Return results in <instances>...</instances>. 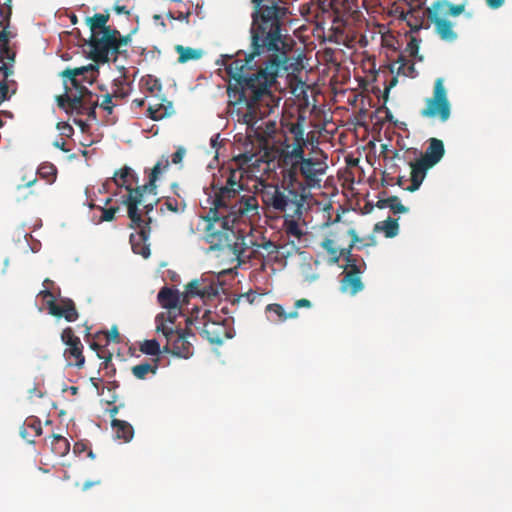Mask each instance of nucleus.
Masks as SVG:
<instances>
[{"mask_svg":"<svg viewBox=\"0 0 512 512\" xmlns=\"http://www.w3.org/2000/svg\"><path fill=\"white\" fill-rule=\"evenodd\" d=\"M379 209L390 208L394 214L406 213L408 208L404 206L397 196H390L386 199H379L376 203Z\"/></svg>","mask_w":512,"mask_h":512,"instance_id":"2f4dec72","label":"nucleus"},{"mask_svg":"<svg viewBox=\"0 0 512 512\" xmlns=\"http://www.w3.org/2000/svg\"><path fill=\"white\" fill-rule=\"evenodd\" d=\"M306 145H286L279 155L280 174H286L288 178L295 179V165L307 159L305 156Z\"/></svg>","mask_w":512,"mask_h":512,"instance_id":"ddd939ff","label":"nucleus"},{"mask_svg":"<svg viewBox=\"0 0 512 512\" xmlns=\"http://www.w3.org/2000/svg\"><path fill=\"white\" fill-rule=\"evenodd\" d=\"M221 177L225 179L213 200V217L205 218L204 239L210 244L211 250H226L228 253L236 255L238 258L244 250L240 247L243 239L239 243L234 230L230 227L244 216H254L258 214V200L254 195H244L239 197L243 190V174L239 169L230 167L221 168Z\"/></svg>","mask_w":512,"mask_h":512,"instance_id":"f03ea898","label":"nucleus"},{"mask_svg":"<svg viewBox=\"0 0 512 512\" xmlns=\"http://www.w3.org/2000/svg\"><path fill=\"white\" fill-rule=\"evenodd\" d=\"M159 102L150 104L147 108V116L153 121H160L174 114L173 103L164 95L156 97Z\"/></svg>","mask_w":512,"mask_h":512,"instance_id":"412c9836","label":"nucleus"},{"mask_svg":"<svg viewBox=\"0 0 512 512\" xmlns=\"http://www.w3.org/2000/svg\"><path fill=\"white\" fill-rule=\"evenodd\" d=\"M100 211L102 212V215L99 219V222H110L115 219L116 213L119 211V207H99Z\"/></svg>","mask_w":512,"mask_h":512,"instance_id":"a18cd8bd","label":"nucleus"},{"mask_svg":"<svg viewBox=\"0 0 512 512\" xmlns=\"http://www.w3.org/2000/svg\"><path fill=\"white\" fill-rule=\"evenodd\" d=\"M175 51L178 53V62L179 63H186L188 61L198 60L203 55V52L200 49L184 47L182 45H176Z\"/></svg>","mask_w":512,"mask_h":512,"instance_id":"473e14b6","label":"nucleus"},{"mask_svg":"<svg viewBox=\"0 0 512 512\" xmlns=\"http://www.w3.org/2000/svg\"><path fill=\"white\" fill-rule=\"evenodd\" d=\"M295 166V178L298 180L295 185L308 196L309 189L320 187L327 164L318 158L309 157Z\"/></svg>","mask_w":512,"mask_h":512,"instance_id":"1a4fd4ad","label":"nucleus"},{"mask_svg":"<svg viewBox=\"0 0 512 512\" xmlns=\"http://www.w3.org/2000/svg\"><path fill=\"white\" fill-rule=\"evenodd\" d=\"M395 11L398 13L399 19L406 21V23L408 24V20H409L408 11H404L403 9H399V8H396Z\"/></svg>","mask_w":512,"mask_h":512,"instance_id":"338daca9","label":"nucleus"},{"mask_svg":"<svg viewBox=\"0 0 512 512\" xmlns=\"http://www.w3.org/2000/svg\"><path fill=\"white\" fill-rule=\"evenodd\" d=\"M139 350L146 355L155 356L156 358H159L161 354L160 344L156 339L144 340L140 344Z\"/></svg>","mask_w":512,"mask_h":512,"instance_id":"4c0bfd02","label":"nucleus"},{"mask_svg":"<svg viewBox=\"0 0 512 512\" xmlns=\"http://www.w3.org/2000/svg\"><path fill=\"white\" fill-rule=\"evenodd\" d=\"M46 304L49 314L57 318L63 317L67 322H75L79 317L75 303L70 298H60L58 303L56 300H48Z\"/></svg>","mask_w":512,"mask_h":512,"instance_id":"a211bd4d","label":"nucleus"},{"mask_svg":"<svg viewBox=\"0 0 512 512\" xmlns=\"http://www.w3.org/2000/svg\"><path fill=\"white\" fill-rule=\"evenodd\" d=\"M151 218L149 217L147 221H145L140 215V221L132 222L130 227L138 228L139 230L136 233H132L130 235V244L132 247V251L135 254H139L144 258H148L150 256V246L147 244V240L150 236L151 232Z\"/></svg>","mask_w":512,"mask_h":512,"instance_id":"4468645a","label":"nucleus"},{"mask_svg":"<svg viewBox=\"0 0 512 512\" xmlns=\"http://www.w3.org/2000/svg\"><path fill=\"white\" fill-rule=\"evenodd\" d=\"M27 425L35 431L36 435L42 434L41 422L37 418L31 419V421L28 422Z\"/></svg>","mask_w":512,"mask_h":512,"instance_id":"13d9d810","label":"nucleus"},{"mask_svg":"<svg viewBox=\"0 0 512 512\" xmlns=\"http://www.w3.org/2000/svg\"><path fill=\"white\" fill-rule=\"evenodd\" d=\"M375 231H382L384 232L385 236L387 238H393L395 237L399 232V224L397 219H393L389 217L385 221H381L375 224L374 227Z\"/></svg>","mask_w":512,"mask_h":512,"instance_id":"f704fd0d","label":"nucleus"},{"mask_svg":"<svg viewBox=\"0 0 512 512\" xmlns=\"http://www.w3.org/2000/svg\"><path fill=\"white\" fill-rule=\"evenodd\" d=\"M38 174L47 181L52 182L56 178L57 169L53 164H42L38 169Z\"/></svg>","mask_w":512,"mask_h":512,"instance_id":"79ce46f5","label":"nucleus"},{"mask_svg":"<svg viewBox=\"0 0 512 512\" xmlns=\"http://www.w3.org/2000/svg\"><path fill=\"white\" fill-rule=\"evenodd\" d=\"M88 70H89V67H86V66L73 68V69L67 68L60 73V76L62 78H73V77L77 78L78 76L84 75L86 72H88Z\"/></svg>","mask_w":512,"mask_h":512,"instance_id":"49530a36","label":"nucleus"},{"mask_svg":"<svg viewBox=\"0 0 512 512\" xmlns=\"http://www.w3.org/2000/svg\"><path fill=\"white\" fill-rule=\"evenodd\" d=\"M131 42V34L122 36L119 33V36L116 37V45L118 46L119 56L124 55L127 56V50L123 49Z\"/></svg>","mask_w":512,"mask_h":512,"instance_id":"09e8293b","label":"nucleus"},{"mask_svg":"<svg viewBox=\"0 0 512 512\" xmlns=\"http://www.w3.org/2000/svg\"><path fill=\"white\" fill-rule=\"evenodd\" d=\"M253 12L250 28L256 30L255 41L260 39V33H265V38H273V35H285L284 26L288 21L289 10L280 5L276 0H251Z\"/></svg>","mask_w":512,"mask_h":512,"instance_id":"39448f33","label":"nucleus"},{"mask_svg":"<svg viewBox=\"0 0 512 512\" xmlns=\"http://www.w3.org/2000/svg\"><path fill=\"white\" fill-rule=\"evenodd\" d=\"M98 106V103L97 102H93L91 105H90V108L89 110L86 112L85 115H87L89 118H92V119H96V108Z\"/></svg>","mask_w":512,"mask_h":512,"instance_id":"69168bd1","label":"nucleus"},{"mask_svg":"<svg viewBox=\"0 0 512 512\" xmlns=\"http://www.w3.org/2000/svg\"><path fill=\"white\" fill-rule=\"evenodd\" d=\"M111 426L115 437L125 443L129 442L134 436V429L127 421L112 419Z\"/></svg>","mask_w":512,"mask_h":512,"instance_id":"cd10ccee","label":"nucleus"},{"mask_svg":"<svg viewBox=\"0 0 512 512\" xmlns=\"http://www.w3.org/2000/svg\"><path fill=\"white\" fill-rule=\"evenodd\" d=\"M7 27L8 26L4 27L0 31V47L9 45L10 32L7 30Z\"/></svg>","mask_w":512,"mask_h":512,"instance_id":"4d7b16f0","label":"nucleus"},{"mask_svg":"<svg viewBox=\"0 0 512 512\" xmlns=\"http://www.w3.org/2000/svg\"><path fill=\"white\" fill-rule=\"evenodd\" d=\"M256 33L250 28V50L244 53V59L229 58L226 64V72L233 81L227 94L234 104L246 106L243 121L251 126L271 112L274 102L271 88L288 70L291 51L287 35L267 39L263 33L256 42Z\"/></svg>","mask_w":512,"mask_h":512,"instance_id":"f257e3e1","label":"nucleus"},{"mask_svg":"<svg viewBox=\"0 0 512 512\" xmlns=\"http://www.w3.org/2000/svg\"><path fill=\"white\" fill-rule=\"evenodd\" d=\"M347 233L351 237V242L348 247L339 249V251H341V257L346 261V267H348V264L361 265L362 259L352 254V250L354 247L362 249L363 247L373 245L374 239L370 237L371 242L364 243V239L360 238L354 229H349Z\"/></svg>","mask_w":512,"mask_h":512,"instance_id":"6ab92c4d","label":"nucleus"},{"mask_svg":"<svg viewBox=\"0 0 512 512\" xmlns=\"http://www.w3.org/2000/svg\"><path fill=\"white\" fill-rule=\"evenodd\" d=\"M423 118L438 119L446 122L451 116V104L443 78H437L433 87V95L425 99V106L421 109Z\"/></svg>","mask_w":512,"mask_h":512,"instance_id":"6e6552de","label":"nucleus"},{"mask_svg":"<svg viewBox=\"0 0 512 512\" xmlns=\"http://www.w3.org/2000/svg\"><path fill=\"white\" fill-rule=\"evenodd\" d=\"M15 53L9 47V45L0 47V62L4 63V59H8L11 62H14Z\"/></svg>","mask_w":512,"mask_h":512,"instance_id":"603ef678","label":"nucleus"},{"mask_svg":"<svg viewBox=\"0 0 512 512\" xmlns=\"http://www.w3.org/2000/svg\"><path fill=\"white\" fill-rule=\"evenodd\" d=\"M201 310L195 311L196 315H192L186 319L187 325H193L198 333L211 344H221L226 338H231L225 321H216L212 319V312L204 310L199 317Z\"/></svg>","mask_w":512,"mask_h":512,"instance_id":"423d86ee","label":"nucleus"},{"mask_svg":"<svg viewBox=\"0 0 512 512\" xmlns=\"http://www.w3.org/2000/svg\"><path fill=\"white\" fill-rule=\"evenodd\" d=\"M98 357L104 359V361L100 364V370H106L107 376H113L116 372V369L112 363V355L109 353L107 356H103L98 353Z\"/></svg>","mask_w":512,"mask_h":512,"instance_id":"c03bdc74","label":"nucleus"},{"mask_svg":"<svg viewBox=\"0 0 512 512\" xmlns=\"http://www.w3.org/2000/svg\"><path fill=\"white\" fill-rule=\"evenodd\" d=\"M106 339L108 342L112 341L115 343L120 342V334L117 327H113L110 331L106 332Z\"/></svg>","mask_w":512,"mask_h":512,"instance_id":"5fc2aeb1","label":"nucleus"},{"mask_svg":"<svg viewBox=\"0 0 512 512\" xmlns=\"http://www.w3.org/2000/svg\"><path fill=\"white\" fill-rule=\"evenodd\" d=\"M266 313L273 322H284L287 319L297 318L299 315L296 310L286 313L283 306L277 303L268 304L266 306Z\"/></svg>","mask_w":512,"mask_h":512,"instance_id":"bb28decb","label":"nucleus"},{"mask_svg":"<svg viewBox=\"0 0 512 512\" xmlns=\"http://www.w3.org/2000/svg\"><path fill=\"white\" fill-rule=\"evenodd\" d=\"M179 315H181V308H179V310L167 309V311L159 313L155 317L156 332L161 333L163 336L171 335L172 331L180 328L175 325Z\"/></svg>","mask_w":512,"mask_h":512,"instance_id":"aec40b11","label":"nucleus"},{"mask_svg":"<svg viewBox=\"0 0 512 512\" xmlns=\"http://www.w3.org/2000/svg\"><path fill=\"white\" fill-rule=\"evenodd\" d=\"M52 447L55 453H57L60 456H64L69 452L70 444L65 437L61 435H54Z\"/></svg>","mask_w":512,"mask_h":512,"instance_id":"ea45409f","label":"nucleus"},{"mask_svg":"<svg viewBox=\"0 0 512 512\" xmlns=\"http://www.w3.org/2000/svg\"><path fill=\"white\" fill-rule=\"evenodd\" d=\"M397 63H399L398 73L403 74L407 77L414 78L417 76V71L415 69V64L410 60L406 59L404 56L400 55Z\"/></svg>","mask_w":512,"mask_h":512,"instance_id":"58836bf2","label":"nucleus"},{"mask_svg":"<svg viewBox=\"0 0 512 512\" xmlns=\"http://www.w3.org/2000/svg\"><path fill=\"white\" fill-rule=\"evenodd\" d=\"M219 285L214 279H195L186 285L185 297L199 296L202 299L210 300L219 293Z\"/></svg>","mask_w":512,"mask_h":512,"instance_id":"f3484780","label":"nucleus"},{"mask_svg":"<svg viewBox=\"0 0 512 512\" xmlns=\"http://www.w3.org/2000/svg\"><path fill=\"white\" fill-rule=\"evenodd\" d=\"M191 326L186 324L185 329L179 328L172 331L171 335L164 336L166 339L164 352L172 353L185 359L191 357L193 355L192 339L195 340V334L192 332Z\"/></svg>","mask_w":512,"mask_h":512,"instance_id":"9b49d317","label":"nucleus"},{"mask_svg":"<svg viewBox=\"0 0 512 512\" xmlns=\"http://www.w3.org/2000/svg\"><path fill=\"white\" fill-rule=\"evenodd\" d=\"M290 133L293 135V144H302L307 145V141L305 139V133L303 125L300 123H293L289 128Z\"/></svg>","mask_w":512,"mask_h":512,"instance_id":"a19ab883","label":"nucleus"},{"mask_svg":"<svg viewBox=\"0 0 512 512\" xmlns=\"http://www.w3.org/2000/svg\"><path fill=\"white\" fill-rule=\"evenodd\" d=\"M39 295L42 296L44 299H47V301L48 300H56L54 293L51 290H49L48 288L40 291Z\"/></svg>","mask_w":512,"mask_h":512,"instance_id":"0e129e2a","label":"nucleus"},{"mask_svg":"<svg viewBox=\"0 0 512 512\" xmlns=\"http://www.w3.org/2000/svg\"><path fill=\"white\" fill-rule=\"evenodd\" d=\"M161 307L165 309L179 310L180 294L177 290L164 286L157 295Z\"/></svg>","mask_w":512,"mask_h":512,"instance_id":"a878e982","label":"nucleus"},{"mask_svg":"<svg viewBox=\"0 0 512 512\" xmlns=\"http://www.w3.org/2000/svg\"><path fill=\"white\" fill-rule=\"evenodd\" d=\"M366 270V263L361 260V265L348 264L343 278L340 281V289L344 293H348L351 296L356 295L364 289V283L361 280L360 275Z\"/></svg>","mask_w":512,"mask_h":512,"instance_id":"dca6fc26","label":"nucleus"},{"mask_svg":"<svg viewBox=\"0 0 512 512\" xmlns=\"http://www.w3.org/2000/svg\"><path fill=\"white\" fill-rule=\"evenodd\" d=\"M185 149L183 147H179L173 154H172V163L179 164L182 162L183 157L185 155Z\"/></svg>","mask_w":512,"mask_h":512,"instance_id":"6e6d98bb","label":"nucleus"},{"mask_svg":"<svg viewBox=\"0 0 512 512\" xmlns=\"http://www.w3.org/2000/svg\"><path fill=\"white\" fill-rule=\"evenodd\" d=\"M297 183L286 174H281V183L260 182L258 195L265 210L276 216L302 217L308 196Z\"/></svg>","mask_w":512,"mask_h":512,"instance_id":"7ed1b4c3","label":"nucleus"},{"mask_svg":"<svg viewBox=\"0 0 512 512\" xmlns=\"http://www.w3.org/2000/svg\"><path fill=\"white\" fill-rule=\"evenodd\" d=\"M303 307L310 308L311 307L310 300L302 298V299L297 300L294 304V308L296 311H297V309L303 308Z\"/></svg>","mask_w":512,"mask_h":512,"instance_id":"680f3d73","label":"nucleus"},{"mask_svg":"<svg viewBox=\"0 0 512 512\" xmlns=\"http://www.w3.org/2000/svg\"><path fill=\"white\" fill-rule=\"evenodd\" d=\"M283 217H284V228H285L286 233L290 236L300 238L303 233L299 227L298 222L302 217H288V216H283Z\"/></svg>","mask_w":512,"mask_h":512,"instance_id":"e433bc0d","label":"nucleus"},{"mask_svg":"<svg viewBox=\"0 0 512 512\" xmlns=\"http://www.w3.org/2000/svg\"><path fill=\"white\" fill-rule=\"evenodd\" d=\"M427 18L434 25V31L442 41L452 43L457 40L458 34L454 30V24L447 19L443 12L428 7Z\"/></svg>","mask_w":512,"mask_h":512,"instance_id":"2eb2a0df","label":"nucleus"},{"mask_svg":"<svg viewBox=\"0 0 512 512\" xmlns=\"http://www.w3.org/2000/svg\"><path fill=\"white\" fill-rule=\"evenodd\" d=\"M164 206L171 212H174V213H179V212H182L184 211V208H185V204H182L180 202H178L177 199L175 198H170L168 197L165 202H164Z\"/></svg>","mask_w":512,"mask_h":512,"instance_id":"de8ad7c7","label":"nucleus"},{"mask_svg":"<svg viewBox=\"0 0 512 512\" xmlns=\"http://www.w3.org/2000/svg\"><path fill=\"white\" fill-rule=\"evenodd\" d=\"M159 361H160L159 358H154L151 361L135 365L131 368L132 374L137 379H141V380L146 379V377L149 374H152V375L156 374L157 369L159 367Z\"/></svg>","mask_w":512,"mask_h":512,"instance_id":"7c9ffc66","label":"nucleus"},{"mask_svg":"<svg viewBox=\"0 0 512 512\" xmlns=\"http://www.w3.org/2000/svg\"><path fill=\"white\" fill-rule=\"evenodd\" d=\"M67 80L70 81L71 85L76 89V92L74 94H79L80 92V89L82 87H85L84 85H82L80 83V81L78 80V78L76 77H73V78H67ZM66 83V78H64V84Z\"/></svg>","mask_w":512,"mask_h":512,"instance_id":"052dcab7","label":"nucleus"},{"mask_svg":"<svg viewBox=\"0 0 512 512\" xmlns=\"http://www.w3.org/2000/svg\"><path fill=\"white\" fill-rule=\"evenodd\" d=\"M259 249L265 250L268 254H273L277 251L276 245L270 240H264L262 243L256 244V249L253 252H258Z\"/></svg>","mask_w":512,"mask_h":512,"instance_id":"3c124183","label":"nucleus"},{"mask_svg":"<svg viewBox=\"0 0 512 512\" xmlns=\"http://www.w3.org/2000/svg\"><path fill=\"white\" fill-rule=\"evenodd\" d=\"M321 246L329 255V263L332 265L337 264L341 258V251H339L335 241L333 239L326 238L322 241Z\"/></svg>","mask_w":512,"mask_h":512,"instance_id":"c9c22d12","label":"nucleus"},{"mask_svg":"<svg viewBox=\"0 0 512 512\" xmlns=\"http://www.w3.org/2000/svg\"><path fill=\"white\" fill-rule=\"evenodd\" d=\"M61 340L65 344L64 358L69 366L82 368L85 364L83 354V344L78 336L75 335L71 327H66L61 333Z\"/></svg>","mask_w":512,"mask_h":512,"instance_id":"f8f14e48","label":"nucleus"},{"mask_svg":"<svg viewBox=\"0 0 512 512\" xmlns=\"http://www.w3.org/2000/svg\"><path fill=\"white\" fill-rule=\"evenodd\" d=\"M91 97L92 93L86 87H82L79 94H73L65 83V92L56 97V102L67 114L85 115L93 103Z\"/></svg>","mask_w":512,"mask_h":512,"instance_id":"9d476101","label":"nucleus"},{"mask_svg":"<svg viewBox=\"0 0 512 512\" xmlns=\"http://www.w3.org/2000/svg\"><path fill=\"white\" fill-rule=\"evenodd\" d=\"M110 19V13L106 10L105 13H96L91 17L86 18V24L90 29V35L106 32L107 30L114 29L107 23Z\"/></svg>","mask_w":512,"mask_h":512,"instance_id":"393cba45","label":"nucleus"},{"mask_svg":"<svg viewBox=\"0 0 512 512\" xmlns=\"http://www.w3.org/2000/svg\"><path fill=\"white\" fill-rule=\"evenodd\" d=\"M486 4L491 9H498L503 6L505 0H485Z\"/></svg>","mask_w":512,"mask_h":512,"instance_id":"e2e57ef3","label":"nucleus"},{"mask_svg":"<svg viewBox=\"0 0 512 512\" xmlns=\"http://www.w3.org/2000/svg\"><path fill=\"white\" fill-rule=\"evenodd\" d=\"M419 45H420V40H418L415 37H411V39L409 40V42L406 46L405 51L409 54V56L415 58L419 52Z\"/></svg>","mask_w":512,"mask_h":512,"instance_id":"8fccbe9b","label":"nucleus"},{"mask_svg":"<svg viewBox=\"0 0 512 512\" xmlns=\"http://www.w3.org/2000/svg\"><path fill=\"white\" fill-rule=\"evenodd\" d=\"M261 299V295L257 294L254 291H249L247 293L240 294L237 298L232 301V304H240L242 301L247 302L248 304H254L257 300Z\"/></svg>","mask_w":512,"mask_h":512,"instance_id":"37998d69","label":"nucleus"},{"mask_svg":"<svg viewBox=\"0 0 512 512\" xmlns=\"http://www.w3.org/2000/svg\"><path fill=\"white\" fill-rule=\"evenodd\" d=\"M114 10L118 13V14H125L127 16H130V11L127 9L126 6H123V5H115L114 6Z\"/></svg>","mask_w":512,"mask_h":512,"instance_id":"774afa93","label":"nucleus"},{"mask_svg":"<svg viewBox=\"0 0 512 512\" xmlns=\"http://www.w3.org/2000/svg\"><path fill=\"white\" fill-rule=\"evenodd\" d=\"M169 167L168 158L163 157L151 169L148 182L144 185L132 188L133 184L138 182V177L130 167H123L116 171L113 176V182L118 187H124L128 194L123 196L122 203L128 208V217L132 222L140 221L138 206L144 202L146 193L156 196V181L159 175Z\"/></svg>","mask_w":512,"mask_h":512,"instance_id":"20e7f679","label":"nucleus"},{"mask_svg":"<svg viewBox=\"0 0 512 512\" xmlns=\"http://www.w3.org/2000/svg\"><path fill=\"white\" fill-rule=\"evenodd\" d=\"M411 167V185L406 188L409 192H414L419 189L422 184L427 171L432 168L428 166V163L424 162L420 158L415 162L410 163Z\"/></svg>","mask_w":512,"mask_h":512,"instance_id":"5701e85b","label":"nucleus"},{"mask_svg":"<svg viewBox=\"0 0 512 512\" xmlns=\"http://www.w3.org/2000/svg\"><path fill=\"white\" fill-rule=\"evenodd\" d=\"M119 30L116 28L106 32L90 35L88 45L90 47V58L96 63L116 62L119 57L116 37Z\"/></svg>","mask_w":512,"mask_h":512,"instance_id":"0eeeda50","label":"nucleus"},{"mask_svg":"<svg viewBox=\"0 0 512 512\" xmlns=\"http://www.w3.org/2000/svg\"><path fill=\"white\" fill-rule=\"evenodd\" d=\"M0 72L3 74L4 79L0 81V105L10 98L16 92V82L14 80L8 81V77L13 74L12 68L8 67L6 63L0 66Z\"/></svg>","mask_w":512,"mask_h":512,"instance_id":"b1692460","label":"nucleus"},{"mask_svg":"<svg viewBox=\"0 0 512 512\" xmlns=\"http://www.w3.org/2000/svg\"><path fill=\"white\" fill-rule=\"evenodd\" d=\"M436 11H441L444 15L457 17L462 14L465 10V4H453L448 0H436L431 6Z\"/></svg>","mask_w":512,"mask_h":512,"instance_id":"c756f323","label":"nucleus"},{"mask_svg":"<svg viewBox=\"0 0 512 512\" xmlns=\"http://www.w3.org/2000/svg\"><path fill=\"white\" fill-rule=\"evenodd\" d=\"M428 143L429 145L420 159L428 163V166L433 167L444 156L445 148L443 141L437 138H430Z\"/></svg>","mask_w":512,"mask_h":512,"instance_id":"4be33fe9","label":"nucleus"},{"mask_svg":"<svg viewBox=\"0 0 512 512\" xmlns=\"http://www.w3.org/2000/svg\"><path fill=\"white\" fill-rule=\"evenodd\" d=\"M408 10L409 20L408 26L412 32H418L423 28L425 17H427V9L422 11V4L411 6Z\"/></svg>","mask_w":512,"mask_h":512,"instance_id":"c85d7f7f","label":"nucleus"},{"mask_svg":"<svg viewBox=\"0 0 512 512\" xmlns=\"http://www.w3.org/2000/svg\"><path fill=\"white\" fill-rule=\"evenodd\" d=\"M191 15V12L188 11L186 13L180 12L177 17H175L171 12L168 13V17L172 19H177L179 21H185L186 23L189 22V17Z\"/></svg>","mask_w":512,"mask_h":512,"instance_id":"bf43d9fd","label":"nucleus"},{"mask_svg":"<svg viewBox=\"0 0 512 512\" xmlns=\"http://www.w3.org/2000/svg\"><path fill=\"white\" fill-rule=\"evenodd\" d=\"M140 84L151 96L159 97L162 96V84L159 79L152 75H146L142 77Z\"/></svg>","mask_w":512,"mask_h":512,"instance_id":"72a5a7b5","label":"nucleus"},{"mask_svg":"<svg viewBox=\"0 0 512 512\" xmlns=\"http://www.w3.org/2000/svg\"><path fill=\"white\" fill-rule=\"evenodd\" d=\"M112 94H106L103 97V100L100 104L101 108H103L108 113H112L114 104L112 103Z\"/></svg>","mask_w":512,"mask_h":512,"instance_id":"864d4df0","label":"nucleus"}]
</instances>
